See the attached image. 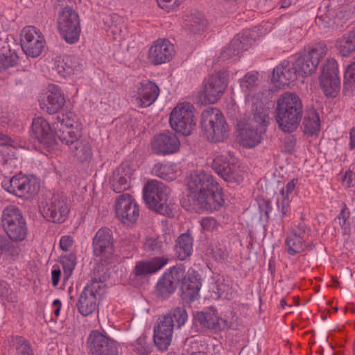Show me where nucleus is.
<instances>
[{"label":"nucleus","instance_id":"1","mask_svg":"<svg viewBox=\"0 0 355 355\" xmlns=\"http://www.w3.org/2000/svg\"><path fill=\"white\" fill-rule=\"evenodd\" d=\"M187 185L189 200L198 209L212 212L225 203L222 188L211 175L205 171L191 173Z\"/></svg>","mask_w":355,"mask_h":355},{"label":"nucleus","instance_id":"2","mask_svg":"<svg viewBox=\"0 0 355 355\" xmlns=\"http://www.w3.org/2000/svg\"><path fill=\"white\" fill-rule=\"evenodd\" d=\"M303 105L298 95L284 92L277 101L276 120L280 130L293 132L298 127L302 117Z\"/></svg>","mask_w":355,"mask_h":355},{"label":"nucleus","instance_id":"3","mask_svg":"<svg viewBox=\"0 0 355 355\" xmlns=\"http://www.w3.org/2000/svg\"><path fill=\"white\" fill-rule=\"evenodd\" d=\"M144 200L149 209L167 217H173L174 204L169 200L171 189L161 182H148L143 190Z\"/></svg>","mask_w":355,"mask_h":355},{"label":"nucleus","instance_id":"4","mask_svg":"<svg viewBox=\"0 0 355 355\" xmlns=\"http://www.w3.org/2000/svg\"><path fill=\"white\" fill-rule=\"evenodd\" d=\"M200 125L202 133L210 142H222L228 137L230 127L217 108L207 109L202 112Z\"/></svg>","mask_w":355,"mask_h":355},{"label":"nucleus","instance_id":"5","mask_svg":"<svg viewBox=\"0 0 355 355\" xmlns=\"http://www.w3.org/2000/svg\"><path fill=\"white\" fill-rule=\"evenodd\" d=\"M3 230L14 242L24 241L28 235V227L22 211L15 205L5 207L1 218Z\"/></svg>","mask_w":355,"mask_h":355},{"label":"nucleus","instance_id":"6","mask_svg":"<svg viewBox=\"0 0 355 355\" xmlns=\"http://www.w3.org/2000/svg\"><path fill=\"white\" fill-rule=\"evenodd\" d=\"M105 292V284L101 279H92L80 293L76 307L83 316L92 314L98 307V302Z\"/></svg>","mask_w":355,"mask_h":355},{"label":"nucleus","instance_id":"7","mask_svg":"<svg viewBox=\"0 0 355 355\" xmlns=\"http://www.w3.org/2000/svg\"><path fill=\"white\" fill-rule=\"evenodd\" d=\"M58 30L62 38L68 44L79 40L81 33L78 13L71 7L65 6L59 12L57 19Z\"/></svg>","mask_w":355,"mask_h":355},{"label":"nucleus","instance_id":"8","mask_svg":"<svg viewBox=\"0 0 355 355\" xmlns=\"http://www.w3.org/2000/svg\"><path fill=\"white\" fill-rule=\"evenodd\" d=\"M327 51L325 44H318L309 51L299 53L293 63L298 76L307 77L314 73Z\"/></svg>","mask_w":355,"mask_h":355},{"label":"nucleus","instance_id":"9","mask_svg":"<svg viewBox=\"0 0 355 355\" xmlns=\"http://www.w3.org/2000/svg\"><path fill=\"white\" fill-rule=\"evenodd\" d=\"M194 110L193 106L189 103L178 104L170 115L171 128L184 135H191L196 125Z\"/></svg>","mask_w":355,"mask_h":355},{"label":"nucleus","instance_id":"10","mask_svg":"<svg viewBox=\"0 0 355 355\" xmlns=\"http://www.w3.org/2000/svg\"><path fill=\"white\" fill-rule=\"evenodd\" d=\"M3 188L19 198H30L40 191V185L33 176L17 175L2 182Z\"/></svg>","mask_w":355,"mask_h":355},{"label":"nucleus","instance_id":"11","mask_svg":"<svg viewBox=\"0 0 355 355\" xmlns=\"http://www.w3.org/2000/svg\"><path fill=\"white\" fill-rule=\"evenodd\" d=\"M55 137L61 141L81 137L82 125L72 112L56 116L53 122Z\"/></svg>","mask_w":355,"mask_h":355},{"label":"nucleus","instance_id":"12","mask_svg":"<svg viewBox=\"0 0 355 355\" xmlns=\"http://www.w3.org/2000/svg\"><path fill=\"white\" fill-rule=\"evenodd\" d=\"M91 355H119V343L98 331H92L87 340Z\"/></svg>","mask_w":355,"mask_h":355},{"label":"nucleus","instance_id":"13","mask_svg":"<svg viewBox=\"0 0 355 355\" xmlns=\"http://www.w3.org/2000/svg\"><path fill=\"white\" fill-rule=\"evenodd\" d=\"M69 212V207L66 196L55 194L48 199L42 206L43 216L49 221L63 223Z\"/></svg>","mask_w":355,"mask_h":355},{"label":"nucleus","instance_id":"14","mask_svg":"<svg viewBox=\"0 0 355 355\" xmlns=\"http://www.w3.org/2000/svg\"><path fill=\"white\" fill-rule=\"evenodd\" d=\"M320 85L327 96L335 97L340 88L338 63L334 59L327 60L322 67Z\"/></svg>","mask_w":355,"mask_h":355},{"label":"nucleus","instance_id":"15","mask_svg":"<svg viewBox=\"0 0 355 355\" xmlns=\"http://www.w3.org/2000/svg\"><path fill=\"white\" fill-rule=\"evenodd\" d=\"M92 246L95 256L101 257L102 261L107 263L112 262L114 247L110 228L102 227L97 231L93 239Z\"/></svg>","mask_w":355,"mask_h":355},{"label":"nucleus","instance_id":"16","mask_svg":"<svg viewBox=\"0 0 355 355\" xmlns=\"http://www.w3.org/2000/svg\"><path fill=\"white\" fill-rule=\"evenodd\" d=\"M21 46L28 56L35 58L42 52L44 39L40 31L33 26L24 27L20 34Z\"/></svg>","mask_w":355,"mask_h":355},{"label":"nucleus","instance_id":"17","mask_svg":"<svg viewBox=\"0 0 355 355\" xmlns=\"http://www.w3.org/2000/svg\"><path fill=\"white\" fill-rule=\"evenodd\" d=\"M115 214L123 224H134L139 216V206L130 195L122 194L116 201Z\"/></svg>","mask_w":355,"mask_h":355},{"label":"nucleus","instance_id":"18","mask_svg":"<svg viewBox=\"0 0 355 355\" xmlns=\"http://www.w3.org/2000/svg\"><path fill=\"white\" fill-rule=\"evenodd\" d=\"M228 85V75L219 71L209 76L204 83V93L209 103H215L224 93Z\"/></svg>","mask_w":355,"mask_h":355},{"label":"nucleus","instance_id":"19","mask_svg":"<svg viewBox=\"0 0 355 355\" xmlns=\"http://www.w3.org/2000/svg\"><path fill=\"white\" fill-rule=\"evenodd\" d=\"M180 142L173 132L165 131L155 135L151 141L152 150L157 155H166L179 150Z\"/></svg>","mask_w":355,"mask_h":355},{"label":"nucleus","instance_id":"20","mask_svg":"<svg viewBox=\"0 0 355 355\" xmlns=\"http://www.w3.org/2000/svg\"><path fill=\"white\" fill-rule=\"evenodd\" d=\"M211 168L227 182L239 184L242 180L239 166L227 161L226 158L223 156L216 157L213 160Z\"/></svg>","mask_w":355,"mask_h":355},{"label":"nucleus","instance_id":"21","mask_svg":"<svg viewBox=\"0 0 355 355\" xmlns=\"http://www.w3.org/2000/svg\"><path fill=\"white\" fill-rule=\"evenodd\" d=\"M175 54L174 46L167 40L155 41L148 51L151 64L159 65L169 62Z\"/></svg>","mask_w":355,"mask_h":355},{"label":"nucleus","instance_id":"22","mask_svg":"<svg viewBox=\"0 0 355 355\" xmlns=\"http://www.w3.org/2000/svg\"><path fill=\"white\" fill-rule=\"evenodd\" d=\"M193 322L202 329H210L215 332L220 331L232 327V322L218 317L210 311H199L193 314Z\"/></svg>","mask_w":355,"mask_h":355},{"label":"nucleus","instance_id":"23","mask_svg":"<svg viewBox=\"0 0 355 355\" xmlns=\"http://www.w3.org/2000/svg\"><path fill=\"white\" fill-rule=\"evenodd\" d=\"M61 142L69 147L70 153L76 161L83 163L92 159V148L88 140L83 139L81 137H76L74 139L67 138Z\"/></svg>","mask_w":355,"mask_h":355},{"label":"nucleus","instance_id":"24","mask_svg":"<svg viewBox=\"0 0 355 355\" xmlns=\"http://www.w3.org/2000/svg\"><path fill=\"white\" fill-rule=\"evenodd\" d=\"M157 327L154 329V342L160 350H166L170 345L174 329L172 320L164 315L159 318Z\"/></svg>","mask_w":355,"mask_h":355},{"label":"nucleus","instance_id":"25","mask_svg":"<svg viewBox=\"0 0 355 355\" xmlns=\"http://www.w3.org/2000/svg\"><path fill=\"white\" fill-rule=\"evenodd\" d=\"M31 132L32 136L44 146H51L54 143L53 129L49 121L43 118L39 117L33 120Z\"/></svg>","mask_w":355,"mask_h":355},{"label":"nucleus","instance_id":"26","mask_svg":"<svg viewBox=\"0 0 355 355\" xmlns=\"http://www.w3.org/2000/svg\"><path fill=\"white\" fill-rule=\"evenodd\" d=\"M323 4L324 7H320L319 8L318 15L315 18L316 24L320 26L325 28L329 26L334 19L335 20H347L352 15V11L348 10L346 8V6H341L338 8L336 16L334 17V11L329 9V3L324 2Z\"/></svg>","mask_w":355,"mask_h":355},{"label":"nucleus","instance_id":"27","mask_svg":"<svg viewBox=\"0 0 355 355\" xmlns=\"http://www.w3.org/2000/svg\"><path fill=\"white\" fill-rule=\"evenodd\" d=\"M168 262V259L165 257H155L148 260L137 261L133 269L135 277H143L153 274Z\"/></svg>","mask_w":355,"mask_h":355},{"label":"nucleus","instance_id":"28","mask_svg":"<svg viewBox=\"0 0 355 355\" xmlns=\"http://www.w3.org/2000/svg\"><path fill=\"white\" fill-rule=\"evenodd\" d=\"M159 94V88L155 83L150 80L142 82L138 88L135 103L141 107L150 106L155 101Z\"/></svg>","mask_w":355,"mask_h":355},{"label":"nucleus","instance_id":"29","mask_svg":"<svg viewBox=\"0 0 355 355\" xmlns=\"http://www.w3.org/2000/svg\"><path fill=\"white\" fill-rule=\"evenodd\" d=\"M266 131L263 125H254L248 123L240 132V143L245 148H253L259 144Z\"/></svg>","mask_w":355,"mask_h":355},{"label":"nucleus","instance_id":"30","mask_svg":"<svg viewBox=\"0 0 355 355\" xmlns=\"http://www.w3.org/2000/svg\"><path fill=\"white\" fill-rule=\"evenodd\" d=\"M201 284L198 274L195 270L188 272L187 278L180 286L182 298L187 302L196 300L199 296Z\"/></svg>","mask_w":355,"mask_h":355},{"label":"nucleus","instance_id":"31","mask_svg":"<svg viewBox=\"0 0 355 355\" xmlns=\"http://www.w3.org/2000/svg\"><path fill=\"white\" fill-rule=\"evenodd\" d=\"M297 76L294 64L291 65L288 61L284 60L273 69L272 80L278 83L279 87L288 85Z\"/></svg>","mask_w":355,"mask_h":355},{"label":"nucleus","instance_id":"32","mask_svg":"<svg viewBox=\"0 0 355 355\" xmlns=\"http://www.w3.org/2000/svg\"><path fill=\"white\" fill-rule=\"evenodd\" d=\"M65 99L61 89L57 85L49 86L46 101L41 104V107L48 113L53 114L58 112L64 105Z\"/></svg>","mask_w":355,"mask_h":355},{"label":"nucleus","instance_id":"33","mask_svg":"<svg viewBox=\"0 0 355 355\" xmlns=\"http://www.w3.org/2000/svg\"><path fill=\"white\" fill-rule=\"evenodd\" d=\"M175 243V250L180 260H184L192 254L193 238L189 230L181 234Z\"/></svg>","mask_w":355,"mask_h":355},{"label":"nucleus","instance_id":"34","mask_svg":"<svg viewBox=\"0 0 355 355\" xmlns=\"http://www.w3.org/2000/svg\"><path fill=\"white\" fill-rule=\"evenodd\" d=\"M110 184L116 193H121L130 187V177L123 167H119L114 171Z\"/></svg>","mask_w":355,"mask_h":355},{"label":"nucleus","instance_id":"35","mask_svg":"<svg viewBox=\"0 0 355 355\" xmlns=\"http://www.w3.org/2000/svg\"><path fill=\"white\" fill-rule=\"evenodd\" d=\"M306 237L302 234H297V232L293 230L291 234L287 236L285 241L287 252L291 255H295L302 252L306 247Z\"/></svg>","mask_w":355,"mask_h":355},{"label":"nucleus","instance_id":"36","mask_svg":"<svg viewBox=\"0 0 355 355\" xmlns=\"http://www.w3.org/2000/svg\"><path fill=\"white\" fill-rule=\"evenodd\" d=\"M337 47L340 55L349 56L355 52V31H349L337 40Z\"/></svg>","mask_w":355,"mask_h":355},{"label":"nucleus","instance_id":"37","mask_svg":"<svg viewBox=\"0 0 355 355\" xmlns=\"http://www.w3.org/2000/svg\"><path fill=\"white\" fill-rule=\"evenodd\" d=\"M253 119L250 120L249 123L254 125H267L269 119V110L263 106L261 101H257L252 104Z\"/></svg>","mask_w":355,"mask_h":355},{"label":"nucleus","instance_id":"38","mask_svg":"<svg viewBox=\"0 0 355 355\" xmlns=\"http://www.w3.org/2000/svg\"><path fill=\"white\" fill-rule=\"evenodd\" d=\"M9 355H33L28 342L21 336L12 338Z\"/></svg>","mask_w":355,"mask_h":355},{"label":"nucleus","instance_id":"39","mask_svg":"<svg viewBox=\"0 0 355 355\" xmlns=\"http://www.w3.org/2000/svg\"><path fill=\"white\" fill-rule=\"evenodd\" d=\"M304 132L313 135L318 132L320 128V119L315 110H312L306 113L303 120Z\"/></svg>","mask_w":355,"mask_h":355},{"label":"nucleus","instance_id":"40","mask_svg":"<svg viewBox=\"0 0 355 355\" xmlns=\"http://www.w3.org/2000/svg\"><path fill=\"white\" fill-rule=\"evenodd\" d=\"M176 288L177 286L164 273L157 283L155 291L159 297L166 299L175 292Z\"/></svg>","mask_w":355,"mask_h":355},{"label":"nucleus","instance_id":"41","mask_svg":"<svg viewBox=\"0 0 355 355\" xmlns=\"http://www.w3.org/2000/svg\"><path fill=\"white\" fill-rule=\"evenodd\" d=\"M152 174L168 182L176 178V173L171 165L163 163H157L154 165Z\"/></svg>","mask_w":355,"mask_h":355},{"label":"nucleus","instance_id":"42","mask_svg":"<svg viewBox=\"0 0 355 355\" xmlns=\"http://www.w3.org/2000/svg\"><path fill=\"white\" fill-rule=\"evenodd\" d=\"M164 316L172 320L176 329H180L188 319V314L184 306H176L171 309Z\"/></svg>","mask_w":355,"mask_h":355},{"label":"nucleus","instance_id":"43","mask_svg":"<svg viewBox=\"0 0 355 355\" xmlns=\"http://www.w3.org/2000/svg\"><path fill=\"white\" fill-rule=\"evenodd\" d=\"M164 273L176 286H180L188 277L184 266L181 264L170 268Z\"/></svg>","mask_w":355,"mask_h":355},{"label":"nucleus","instance_id":"44","mask_svg":"<svg viewBox=\"0 0 355 355\" xmlns=\"http://www.w3.org/2000/svg\"><path fill=\"white\" fill-rule=\"evenodd\" d=\"M251 45V39L244 34H238L236 37H234L228 46L232 50L233 54L238 55L241 51L247 50Z\"/></svg>","mask_w":355,"mask_h":355},{"label":"nucleus","instance_id":"45","mask_svg":"<svg viewBox=\"0 0 355 355\" xmlns=\"http://www.w3.org/2000/svg\"><path fill=\"white\" fill-rule=\"evenodd\" d=\"M185 25L193 33L203 31L205 28V20L200 13L194 12L188 16L185 20Z\"/></svg>","mask_w":355,"mask_h":355},{"label":"nucleus","instance_id":"46","mask_svg":"<svg viewBox=\"0 0 355 355\" xmlns=\"http://www.w3.org/2000/svg\"><path fill=\"white\" fill-rule=\"evenodd\" d=\"M17 62V54L11 49H8L5 53L0 54V71L15 66Z\"/></svg>","mask_w":355,"mask_h":355},{"label":"nucleus","instance_id":"47","mask_svg":"<svg viewBox=\"0 0 355 355\" xmlns=\"http://www.w3.org/2000/svg\"><path fill=\"white\" fill-rule=\"evenodd\" d=\"M258 82V73L250 71L247 73L241 79V87L245 92H252L257 87Z\"/></svg>","mask_w":355,"mask_h":355},{"label":"nucleus","instance_id":"48","mask_svg":"<svg viewBox=\"0 0 355 355\" xmlns=\"http://www.w3.org/2000/svg\"><path fill=\"white\" fill-rule=\"evenodd\" d=\"M344 90H353L355 88V62L349 64L344 73Z\"/></svg>","mask_w":355,"mask_h":355},{"label":"nucleus","instance_id":"49","mask_svg":"<svg viewBox=\"0 0 355 355\" xmlns=\"http://www.w3.org/2000/svg\"><path fill=\"white\" fill-rule=\"evenodd\" d=\"M184 348L188 355L204 354L201 351V348H202V340L193 337L186 339Z\"/></svg>","mask_w":355,"mask_h":355},{"label":"nucleus","instance_id":"50","mask_svg":"<svg viewBox=\"0 0 355 355\" xmlns=\"http://www.w3.org/2000/svg\"><path fill=\"white\" fill-rule=\"evenodd\" d=\"M164 243L159 237H148L146 239L144 245V250L154 254H159L163 252Z\"/></svg>","mask_w":355,"mask_h":355},{"label":"nucleus","instance_id":"51","mask_svg":"<svg viewBox=\"0 0 355 355\" xmlns=\"http://www.w3.org/2000/svg\"><path fill=\"white\" fill-rule=\"evenodd\" d=\"M60 263L62 264L64 276L67 280L71 275L76 266V258L73 254L62 257Z\"/></svg>","mask_w":355,"mask_h":355},{"label":"nucleus","instance_id":"52","mask_svg":"<svg viewBox=\"0 0 355 355\" xmlns=\"http://www.w3.org/2000/svg\"><path fill=\"white\" fill-rule=\"evenodd\" d=\"M133 347V350L140 355H148L151 352L150 343L148 342L145 337L138 338Z\"/></svg>","mask_w":355,"mask_h":355},{"label":"nucleus","instance_id":"53","mask_svg":"<svg viewBox=\"0 0 355 355\" xmlns=\"http://www.w3.org/2000/svg\"><path fill=\"white\" fill-rule=\"evenodd\" d=\"M71 61L70 57L67 56L62 60L56 61L53 69L61 76L66 77L72 72V69L68 62Z\"/></svg>","mask_w":355,"mask_h":355},{"label":"nucleus","instance_id":"54","mask_svg":"<svg viewBox=\"0 0 355 355\" xmlns=\"http://www.w3.org/2000/svg\"><path fill=\"white\" fill-rule=\"evenodd\" d=\"M211 254L216 261L222 263L227 259L229 257V252L223 246L216 245L211 250Z\"/></svg>","mask_w":355,"mask_h":355},{"label":"nucleus","instance_id":"55","mask_svg":"<svg viewBox=\"0 0 355 355\" xmlns=\"http://www.w3.org/2000/svg\"><path fill=\"white\" fill-rule=\"evenodd\" d=\"M12 290L9 284L4 281H0V296L1 298L10 302L12 301Z\"/></svg>","mask_w":355,"mask_h":355},{"label":"nucleus","instance_id":"56","mask_svg":"<svg viewBox=\"0 0 355 355\" xmlns=\"http://www.w3.org/2000/svg\"><path fill=\"white\" fill-rule=\"evenodd\" d=\"M277 206L279 211L282 214V217H284L289 211V198L282 196L281 199H277Z\"/></svg>","mask_w":355,"mask_h":355},{"label":"nucleus","instance_id":"57","mask_svg":"<svg viewBox=\"0 0 355 355\" xmlns=\"http://www.w3.org/2000/svg\"><path fill=\"white\" fill-rule=\"evenodd\" d=\"M284 151L291 153L295 147L296 139L293 135H287L282 140Z\"/></svg>","mask_w":355,"mask_h":355},{"label":"nucleus","instance_id":"58","mask_svg":"<svg viewBox=\"0 0 355 355\" xmlns=\"http://www.w3.org/2000/svg\"><path fill=\"white\" fill-rule=\"evenodd\" d=\"M200 224L204 230L210 232L216 230L218 226L216 220L213 217H205L202 218Z\"/></svg>","mask_w":355,"mask_h":355},{"label":"nucleus","instance_id":"59","mask_svg":"<svg viewBox=\"0 0 355 355\" xmlns=\"http://www.w3.org/2000/svg\"><path fill=\"white\" fill-rule=\"evenodd\" d=\"M350 216V211L348 210V208L346 204H343V208L340 212V214L336 217V220H338V223L342 228H345V225H346V222L348 220Z\"/></svg>","mask_w":355,"mask_h":355},{"label":"nucleus","instance_id":"60","mask_svg":"<svg viewBox=\"0 0 355 355\" xmlns=\"http://www.w3.org/2000/svg\"><path fill=\"white\" fill-rule=\"evenodd\" d=\"M157 1L159 6L167 12L175 9L180 3V0H157Z\"/></svg>","mask_w":355,"mask_h":355},{"label":"nucleus","instance_id":"61","mask_svg":"<svg viewBox=\"0 0 355 355\" xmlns=\"http://www.w3.org/2000/svg\"><path fill=\"white\" fill-rule=\"evenodd\" d=\"M297 182V179H293L290 182H288L286 184V186L283 187V189L281 190V196L289 198V194H291L294 191Z\"/></svg>","mask_w":355,"mask_h":355},{"label":"nucleus","instance_id":"62","mask_svg":"<svg viewBox=\"0 0 355 355\" xmlns=\"http://www.w3.org/2000/svg\"><path fill=\"white\" fill-rule=\"evenodd\" d=\"M259 209L261 214H263L266 220L270 217V213L271 212L272 207L270 200H263L262 203L259 205Z\"/></svg>","mask_w":355,"mask_h":355},{"label":"nucleus","instance_id":"63","mask_svg":"<svg viewBox=\"0 0 355 355\" xmlns=\"http://www.w3.org/2000/svg\"><path fill=\"white\" fill-rule=\"evenodd\" d=\"M73 244V239L69 236H63L60 241V247L64 251H68Z\"/></svg>","mask_w":355,"mask_h":355},{"label":"nucleus","instance_id":"64","mask_svg":"<svg viewBox=\"0 0 355 355\" xmlns=\"http://www.w3.org/2000/svg\"><path fill=\"white\" fill-rule=\"evenodd\" d=\"M12 242L13 241L10 242V245H8L4 252L11 257H15L19 254L21 249L19 246L15 245Z\"/></svg>","mask_w":355,"mask_h":355}]
</instances>
